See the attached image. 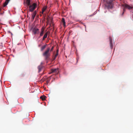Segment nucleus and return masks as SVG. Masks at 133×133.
<instances>
[{
	"instance_id": "1",
	"label": "nucleus",
	"mask_w": 133,
	"mask_h": 133,
	"mask_svg": "<svg viewBox=\"0 0 133 133\" xmlns=\"http://www.w3.org/2000/svg\"><path fill=\"white\" fill-rule=\"evenodd\" d=\"M50 48H48L42 54L43 56L44 57L46 60H48L50 55Z\"/></svg>"
},
{
	"instance_id": "2",
	"label": "nucleus",
	"mask_w": 133,
	"mask_h": 133,
	"mask_svg": "<svg viewBox=\"0 0 133 133\" xmlns=\"http://www.w3.org/2000/svg\"><path fill=\"white\" fill-rule=\"evenodd\" d=\"M113 5V1L112 0H110L109 1H107V3L105 5V6L108 9H111L112 8Z\"/></svg>"
},
{
	"instance_id": "3",
	"label": "nucleus",
	"mask_w": 133,
	"mask_h": 133,
	"mask_svg": "<svg viewBox=\"0 0 133 133\" xmlns=\"http://www.w3.org/2000/svg\"><path fill=\"white\" fill-rule=\"evenodd\" d=\"M36 7V4L35 3H33L32 5H30L29 7V11L30 12L33 11Z\"/></svg>"
},
{
	"instance_id": "4",
	"label": "nucleus",
	"mask_w": 133,
	"mask_h": 133,
	"mask_svg": "<svg viewBox=\"0 0 133 133\" xmlns=\"http://www.w3.org/2000/svg\"><path fill=\"white\" fill-rule=\"evenodd\" d=\"M59 72L58 69H51V72L49 73V74H50L52 73H55L56 74H58Z\"/></svg>"
},
{
	"instance_id": "5",
	"label": "nucleus",
	"mask_w": 133,
	"mask_h": 133,
	"mask_svg": "<svg viewBox=\"0 0 133 133\" xmlns=\"http://www.w3.org/2000/svg\"><path fill=\"white\" fill-rule=\"evenodd\" d=\"M30 0H26V2L25 0H24V5L26 6L27 7L28 6H30Z\"/></svg>"
},
{
	"instance_id": "6",
	"label": "nucleus",
	"mask_w": 133,
	"mask_h": 133,
	"mask_svg": "<svg viewBox=\"0 0 133 133\" xmlns=\"http://www.w3.org/2000/svg\"><path fill=\"white\" fill-rule=\"evenodd\" d=\"M32 31L35 35L38 34L39 32V29L36 28H34L33 29Z\"/></svg>"
},
{
	"instance_id": "7",
	"label": "nucleus",
	"mask_w": 133,
	"mask_h": 133,
	"mask_svg": "<svg viewBox=\"0 0 133 133\" xmlns=\"http://www.w3.org/2000/svg\"><path fill=\"white\" fill-rule=\"evenodd\" d=\"M44 31V29L43 28H42L41 30L40 33V37L42 36L43 35Z\"/></svg>"
},
{
	"instance_id": "8",
	"label": "nucleus",
	"mask_w": 133,
	"mask_h": 133,
	"mask_svg": "<svg viewBox=\"0 0 133 133\" xmlns=\"http://www.w3.org/2000/svg\"><path fill=\"white\" fill-rule=\"evenodd\" d=\"M109 39L110 47L111 49H112L113 48V46L112 41V39L111 37H109Z\"/></svg>"
},
{
	"instance_id": "9",
	"label": "nucleus",
	"mask_w": 133,
	"mask_h": 133,
	"mask_svg": "<svg viewBox=\"0 0 133 133\" xmlns=\"http://www.w3.org/2000/svg\"><path fill=\"white\" fill-rule=\"evenodd\" d=\"M125 7L128 8V9L130 10L132 8V7L126 4L125 5Z\"/></svg>"
},
{
	"instance_id": "10",
	"label": "nucleus",
	"mask_w": 133,
	"mask_h": 133,
	"mask_svg": "<svg viewBox=\"0 0 133 133\" xmlns=\"http://www.w3.org/2000/svg\"><path fill=\"white\" fill-rule=\"evenodd\" d=\"M37 14V11H36V10L34 12L33 14L32 15V18L33 19H34L36 16V14Z\"/></svg>"
},
{
	"instance_id": "11",
	"label": "nucleus",
	"mask_w": 133,
	"mask_h": 133,
	"mask_svg": "<svg viewBox=\"0 0 133 133\" xmlns=\"http://www.w3.org/2000/svg\"><path fill=\"white\" fill-rule=\"evenodd\" d=\"M10 0H6L4 3L3 7H5L8 4Z\"/></svg>"
},
{
	"instance_id": "12",
	"label": "nucleus",
	"mask_w": 133,
	"mask_h": 133,
	"mask_svg": "<svg viewBox=\"0 0 133 133\" xmlns=\"http://www.w3.org/2000/svg\"><path fill=\"white\" fill-rule=\"evenodd\" d=\"M48 33H49V32L47 31L43 37V40H44L45 38L47 37Z\"/></svg>"
},
{
	"instance_id": "13",
	"label": "nucleus",
	"mask_w": 133,
	"mask_h": 133,
	"mask_svg": "<svg viewBox=\"0 0 133 133\" xmlns=\"http://www.w3.org/2000/svg\"><path fill=\"white\" fill-rule=\"evenodd\" d=\"M42 68V66L41 65H39L38 67V72H40Z\"/></svg>"
},
{
	"instance_id": "14",
	"label": "nucleus",
	"mask_w": 133,
	"mask_h": 133,
	"mask_svg": "<svg viewBox=\"0 0 133 133\" xmlns=\"http://www.w3.org/2000/svg\"><path fill=\"white\" fill-rule=\"evenodd\" d=\"M62 22L63 23V26H65V20L64 18H63L62 19Z\"/></svg>"
},
{
	"instance_id": "15",
	"label": "nucleus",
	"mask_w": 133,
	"mask_h": 133,
	"mask_svg": "<svg viewBox=\"0 0 133 133\" xmlns=\"http://www.w3.org/2000/svg\"><path fill=\"white\" fill-rule=\"evenodd\" d=\"M46 44L42 46L41 48V51H43L46 48Z\"/></svg>"
},
{
	"instance_id": "16",
	"label": "nucleus",
	"mask_w": 133,
	"mask_h": 133,
	"mask_svg": "<svg viewBox=\"0 0 133 133\" xmlns=\"http://www.w3.org/2000/svg\"><path fill=\"white\" fill-rule=\"evenodd\" d=\"M46 97L45 96H41L40 97V98H41L42 100L43 101H44L45 100V98H46Z\"/></svg>"
},
{
	"instance_id": "17",
	"label": "nucleus",
	"mask_w": 133,
	"mask_h": 133,
	"mask_svg": "<svg viewBox=\"0 0 133 133\" xmlns=\"http://www.w3.org/2000/svg\"><path fill=\"white\" fill-rule=\"evenodd\" d=\"M47 7L45 6H44L42 9V11H44L46 10Z\"/></svg>"
},
{
	"instance_id": "18",
	"label": "nucleus",
	"mask_w": 133,
	"mask_h": 133,
	"mask_svg": "<svg viewBox=\"0 0 133 133\" xmlns=\"http://www.w3.org/2000/svg\"><path fill=\"white\" fill-rule=\"evenodd\" d=\"M25 75V74L24 73H22L20 75V77H24Z\"/></svg>"
},
{
	"instance_id": "19",
	"label": "nucleus",
	"mask_w": 133,
	"mask_h": 133,
	"mask_svg": "<svg viewBox=\"0 0 133 133\" xmlns=\"http://www.w3.org/2000/svg\"><path fill=\"white\" fill-rule=\"evenodd\" d=\"M54 48V46H53L52 47L51 49L50 50V52H51V51H52Z\"/></svg>"
},
{
	"instance_id": "20",
	"label": "nucleus",
	"mask_w": 133,
	"mask_h": 133,
	"mask_svg": "<svg viewBox=\"0 0 133 133\" xmlns=\"http://www.w3.org/2000/svg\"><path fill=\"white\" fill-rule=\"evenodd\" d=\"M58 55V52H56V54L55 55V57H57V56Z\"/></svg>"
},
{
	"instance_id": "21",
	"label": "nucleus",
	"mask_w": 133,
	"mask_h": 133,
	"mask_svg": "<svg viewBox=\"0 0 133 133\" xmlns=\"http://www.w3.org/2000/svg\"><path fill=\"white\" fill-rule=\"evenodd\" d=\"M56 57H55V56H54V58H53V60H55L56 59Z\"/></svg>"
},
{
	"instance_id": "22",
	"label": "nucleus",
	"mask_w": 133,
	"mask_h": 133,
	"mask_svg": "<svg viewBox=\"0 0 133 133\" xmlns=\"http://www.w3.org/2000/svg\"><path fill=\"white\" fill-rule=\"evenodd\" d=\"M125 11V9H123V12L122 13V15H123V14L124 13V11Z\"/></svg>"
},
{
	"instance_id": "23",
	"label": "nucleus",
	"mask_w": 133,
	"mask_h": 133,
	"mask_svg": "<svg viewBox=\"0 0 133 133\" xmlns=\"http://www.w3.org/2000/svg\"><path fill=\"white\" fill-rule=\"evenodd\" d=\"M44 11H42V14H43V12Z\"/></svg>"
},
{
	"instance_id": "24",
	"label": "nucleus",
	"mask_w": 133,
	"mask_h": 133,
	"mask_svg": "<svg viewBox=\"0 0 133 133\" xmlns=\"http://www.w3.org/2000/svg\"><path fill=\"white\" fill-rule=\"evenodd\" d=\"M58 52V50H57V51H56V52Z\"/></svg>"
},
{
	"instance_id": "25",
	"label": "nucleus",
	"mask_w": 133,
	"mask_h": 133,
	"mask_svg": "<svg viewBox=\"0 0 133 133\" xmlns=\"http://www.w3.org/2000/svg\"><path fill=\"white\" fill-rule=\"evenodd\" d=\"M42 16V14H40V16Z\"/></svg>"
},
{
	"instance_id": "26",
	"label": "nucleus",
	"mask_w": 133,
	"mask_h": 133,
	"mask_svg": "<svg viewBox=\"0 0 133 133\" xmlns=\"http://www.w3.org/2000/svg\"><path fill=\"white\" fill-rule=\"evenodd\" d=\"M41 64H43V63H42H42H41Z\"/></svg>"
}]
</instances>
